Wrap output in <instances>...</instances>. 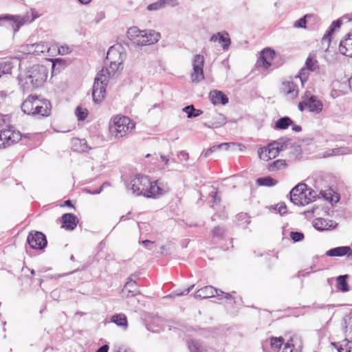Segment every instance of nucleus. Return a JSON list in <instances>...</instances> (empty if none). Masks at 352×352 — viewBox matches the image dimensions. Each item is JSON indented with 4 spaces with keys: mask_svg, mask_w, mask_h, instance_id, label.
<instances>
[{
    "mask_svg": "<svg viewBox=\"0 0 352 352\" xmlns=\"http://www.w3.org/2000/svg\"><path fill=\"white\" fill-rule=\"evenodd\" d=\"M107 59L109 61V65L104 67L94 80L92 97L96 103L100 102L104 99L109 80L115 76L123 61L121 53L113 47L108 50Z\"/></svg>",
    "mask_w": 352,
    "mask_h": 352,
    "instance_id": "obj_1",
    "label": "nucleus"
},
{
    "mask_svg": "<svg viewBox=\"0 0 352 352\" xmlns=\"http://www.w3.org/2000/svg\"><path fill=\"white\" fill-rule=\"evenodd\" d=\"M126 188L136 196L142 195L148 198L163 195L170 190L168 183L161 180L151 182L148 176L142 175L131 177Z\"/></svg>",
    "mask_w": 352,
    "mask_h": 352,
    "instance_id": "obj_2",
    "label": "nucleus"
},
{
    "mask_svg": "<svg viewBox=\"0 0 352 352\" xmlns=\"http://www.w3.org/2000/svg\"><path fill=\"white\" fill-rule=\"evenodd\" d=\"M47 70L43 65H34L20 78L24 91H30L41 87L47 77Z\"/></svg>",
    "mask_w": 352,
    "mask_h": 352,
    "instance_id": "obj_3",
    "label": "nucleus"
},
{
    "mask_svg": "<svg viewBox=\"0 0 352 352\" xmlns=\"http://www.w3.org/2000/svg\"><path fill=\"white\" fill-rule=\"evenodd\" d=\"M21 134L10 123L8 115L0 114V148H6L18 142Z\"/></svg>",
    "mask_w": 352,
    "mask_h": 352,
    "instance_id": "obj_4",
    "label": "nucleus"
},
{
    "mask_svg": "<svg viewBox=\"0 0 352 352\" xmlns=\"http://www.w3.org/2000/svg\"><path fill=\"white\" fill-rule=\"evenodd\" d=\"M21 110L28 115L48 116L51 112V104L46 99L31 96L23 101Z\"/></svg>",
    "mask_w": 352,
    "mask_h": 352,
    "instance_id": "obj_5",
    "label": "nucleus"
},
{
    "mask_svg": "<svg viewBox=\"0 0 352 352\" xmlns=\"http://www.w3.org/2000/svg\"><path fill=\"white\" fill-rule=\"evenodd\" d=\"M127 36L133 43L144 46L158 42L161 34L153 30H141L138 27L133 26L128 29Z\"/></svg>",
    "mask_w": 352,
    "mask_h": 352,
    "instance_id": "obj_6",
    "label": "nucleus"
},
{
    "mask_svg": "<svg viewBox=\"0 0 352 352\" xmlns=\"http://www.w3.org/2000/svg\"><path fill=\"white\" fill-rule=\"evenodd\" d=\"M134 128L135 124L129 117L120 115L113 116L109 124L110 133L117 139L126 136Z\"/></svg>",
    "mask_w": 352,
    "mask_h": 352,
    "instance_id": "obj_7",
    "label": "nucleus"
},
{
    "mask_svg": "<svg viewBox=\"0 0 352 352\" xmlns=\"http://www.w3.org/2000/svg\"><path fill=\"white\" fill-rule=\"evenodd\" d=\"M316 192L308 188L305 184H299L290 192V200L295 205L305 206L314 201Z\"/></svg>",
    "mask_w": 352,
    "mask_h": 352,
    "instance_id": "obj_8",
    "label": "nucleus"
},
{
    "mask_svg": "<svg viewBox=\"0 0 352 352\" xmlns=\"http://www.w3.org/2000/svg\"><path fill=\"white\" fill-rule=\"evenodd\" d=\"M289 139L280 138L276 141L270 143L267 146L260 148L258 151V155L261 160L269 161L275 158L280 151L287 148Z\"/></svg>",
    "mask_w": 352,
    "mask_h": 352,
    "instance_id": "obj_9",
    "label": "nucleus"
},
{
    "mask_svg": "<svg viewBox=\"0 0 352 352\" xmlns=\"http://www.w3.org/2000/svg\"><path fill=\"white\" fill-rule=\"evenodd\" d=\"M30 43L23 45L20 47V52L26 54H32L34 56H50V46L48 43L39 41L32 43V40L30 38Z\"/></svg>",
    "mask_w": 352,
    "mask_h": 352,
    "instance_id": "obj_10",
    "label": "nucleus"
},
{
    "mask_svg": "<svg viewBox=\"0 0 352 352\" xmlns=\"http://www.w3.org/2000/svg\"><path fill=\"white\" fill-rule=\"evenodd\" d=\"M320 68L319 63L316 58V56L310 54L307 58L305 67H303L295 76V79H299L302 86L307 82L310 72H317Z\"/></svg>",
    "mask_w": 352,
    "mask_h": 352,
    "instance_id": "obj_11",
    "label": "nucleus"
},
{
    "mask_svg": "<svg viewBox=\"0 0 352 352\" xmlns=\"http://www.w3.org/2000/svg\"><path fill=\"white\" fill-rule=\"evenodd\" d=\"M204 56L196 54L192 60V72L190 74V78L192 82L197 83L204 79Z\"/></svg>",
    "mask_w": 352,
    "mask_h": 352,
    "instance_id": "obj_12",
    "label": "nucleus"
},
{
    "mask_svg": "<svg viewBox=\"0 0 352 352\" xmlns=\"http://www.w3.org/2000/svg\"><path fill=\"white\" fill-rule=\"evenodd\" d=\"M24 25V21H22L19 15L3 14L0 16V26H3L16 34L20 28Z\"/></svg>",
    "mask_w": 352,
    "mask_h": 352,
    "instance_id": "obj_13",
    "label": "nucleus"
},
{
    "mask_svg": "<svg viewBox=\"0 0 352 352\" xmlns=\"http://www.w3.org/2000/svg\"><path fill=\"white\" fill-rule=\"evenodd\" d=\"M215 294L217 296L224 295V297L227 299L232 298V294L226 293L210 285H208L198 289L195 294V298H208L214 297Z\"/></svg>",
    "mask_w": 352,
    "mask_h": 352,
    "instance_id": "obj_14",
    "label": "nucleus"
},
{
    "mask_svg": "<svg viewBox=\"0 0 352 352\" xmlns=\"http://www.w3.org/2000/svg\"><path fill=\"white\" fill-rule=\"evenodd\" d=\"M27 240L30 246L35 250H43L47 243L45 235L37 231L30 232Z\"/></svg>",
    "mask_w": 352,
    "mask_h": 352,
    "instance_id": "obj_15",
    "label": "nucleus"
},
{
    "mask_svg": "<svg viewBox=\"0 0 352 352\" xmlns=\"http://www.w3.org/2000/svg\"><path fill=\"white\" fill-rule=\"evenodd\" d=\"M275 52L270 48H265L261 53L257 65L267 69L271 66V61L273 60Z\"/></svg>",
    "mask_w": 352,
    "mask_h": 352,
    "instance_id": "obj_16",
    "label": "nucleus"
},
{
    "mask_svg": "<svg viewBox=\"0 0 352 352\" xmlns=\"http://www.w3.org/2000/svg\"><path fill=\"white\" fill-rule=\"evenodd\" d=\"M280 91L289 98L294 99L298 95V89L293 80H285L281 84Z\"/></svg>",
    "mask_w": 352,
    "mask_h": 352,
    "instance_id": "obj_17",
    "label": "nucleus"
},
{
    "mask_svg": "<svg viewBox=\"0 0 352 352\" xmlns=\"http://www.w3.org/2000/svg\"><path fill=\"white\" fill-rule=\"evenodd\" d=\"M346 329L347 336L351 340H349L348 338L343 340V343L338 348V352H352V318L349 319Z\"/></svg>",
    "mask_w": 352,
    "mask_h": 352,
    "instance_id": "obj_18",
    "label": "nucleus"
},
{
    "mask_svg": "<svg viewBox=\"0 0 352 352\" xmlns=\"http://www.w3.org/2000/svg\"><path fill=\"white\" fill-rule=\"evenodd\" d=\"M210 42H218L224 50H228L230 45V38L226 32H217L213 34L210 38Z\"/></svg>",
    "mask_w": 352,
    "mask_h": 352,
    "instance_id": "obj_19",
    "label": "nucleus"
},
{
    "mask_svg": "<svg viewBox=\"0 0 352 352\" xmlns=\"http://www.w3.org/2000/svg\"><path fill=\"white\" fill-rule=\"evenodd\" d=\"M337 225L335 221L323 218L316 219L313 222L314 227L320 231L333 229Z\"/></svg>",
    "mask_w": 352,
    "mask_h": 352,
    "instance_id": "obj_20",
    "label": "nucleus"
},
{
    "mask_svg": "<svg viewBox=\"0 0 352 352\" xmlns=\"http://www.w3.org/2000/svg\"><path fill=\"white\" fill-rule=\"evenodd\" d=\"M307 108L309 111L315 113H319L323 108L322 102L315 96H311L306 98Z\"/></svg>",
    "mask_w": 352,
    "mask_h": 352,
    "instance_id": "obj_21",
    "label": "nucleus"
},
{
    "mask_svg": "<svg viewBox=\"0 0 352 352\" xmlns=\"http://www.w3.org/2000/svg\"><path fill=\"white\" fill-rule=\"evenodd\" d=\"M352 150L351 148L346 146H341L327 149L324 153H322V157L323 158H327L333 156L344 155L350 154Z\"/></svg>",
    "mask_w": 352,
    "mask_h": 352,
    "instance_id": "obj_22",
    "label": "nucleus"
},
{
    "mask_svg": "<svg viewBox=\"0 0 352 352\" xmlns=\"http://www.w3.org/2000/svg\"><path fill=\"white\" fill-rule=\"evenodd\" d=\"M227 122L226 117L219 113H214L212 116V120L204 123L208 128H218L224 125Z\"/></svg>",
    "mask_w": 352,
    "mask_h": 352,
    "instance_id": "obj_23",
    "label": "nucleus"
},
{
    "mask_svg": "<svg viewBox=\"0 0 352 352\" xmlns=\"http://www.w3.org/2000/svg\"><path fill=\"white\" fill-rule=\"evenodd\" d=\"M78 222V218L73 214L66 213L62 216V227L67 230H74Z\"/></svg>",
    "mask_w": 352,
    "mask_h": 352,
    "instance_id": "obj_24",
    "label": "nucleus"
},
{
    "mask_svg": "<svg viewBox=\"0 0 352 352\" xmlns=\"http://www.w3.org/2000/svg\"><path fill=\"white\" fill-rule=\"evenodd\" d=\"M209 98L214 105L219 104L225 105L228 102V98L221 91L214 90L210 91Z\"/></svg>",
    "mask_w": 352,
    "mask_h": 352,
    "instance_id": "obj_25",
    "label": "nucleus"
},
{
    "mask_svg": "<svg viewBox=\"0 0 352 352\" xmlns=\"http://www.w3.org/2000/svg\"><path fill=\"white\" fill-rule=\"evenodd\" d=\"M341 25H342V21L340 19H338V20L333 21L332 22V23L329 27V28L327 30L325 34H324V36L322 38V41L323 44L324 43H327V44L329 45V43H330V41H331V38H330L331 35L333 33V32L335 31L336 29L340 28Z\"/></svg>",
    "mask_w": 352,
    "mask_h": 352,
    "instance_id": "obj_26",
    "label": "nucleus"
},
{
    "mask_svg": "<svg viewBox=\"0 0 352 352\" xmlns=\"http://www.w3.org/2000/svg\"><path fill=\"white\" fill-rule=\"evenodd\" d=\"M351 248L349 246H341L330 249L326 252L328 256H342L351 253Z\"/></svg>",
    "mask_w": 352,
    "mask_h": 352,
    "instance_id": "obj_27",
    "label": "nucleus"
},
{
    "mask_svg": "<svg viewBox=\"0 0 352 352\" xmlns=\"http://www.w3.org/2000/svg\"><path fill=\"white\" fill-rule=\"evenodd\" d=\"M349 275H340L336 278V288L338 290L346 292L349 291V286L347 283Z\"/></svg>",
    "mask_w": 352,
    "mask_h": 352,
    "instance_id": "obj_28",
    "label": "nucleus"
},
{
    "mask_svg": "<svg viewBox=\"0 0 352 352\" xmlns=\"http://www.w3.org/2000/svg\"><path fill=\"white\" fill-rule=\"evenodd\" d=\"M111 321L115 323L116 325L122 327L124 329H127V318L124 314H118L113 315L111 318Z\"/></svg>",
    "mask_w": 352,
    "mask_h": 352,
    "instance_id": "obj_29",
    "label": "nucleus"
},
{
    "mask_svg": "<svg viewBox=\"0 0 352 352\" xmlns=\"http://www.w3.org/2000/svg\"><path fill=\"white\" fill-rule=\"evenodd\" d=\"M136 282L134 280H130L128 281L124 286V288L122 289V294L123 296H125L126 297H129L130 294L131 293V296H134L139 293L136 290Z\"/></svg>",
    "mask_w": 352,
    "mask_h": 352,
    "instance_id": "obj_30",
    "label": "nucleus"
},
{
    "mask_svg": "<svg viewBox=\"0 0 352 352\" xmlns=\"http://www.w3.org/2000/svg\"><path fill=\"white\" fill-rule=\"evenodd\" d=\"M168 5L167 0H158L147 6L146 10L149 12H156L164 9Z\"/></svg>",
    "mask_w": 352,
    "mask_h": 352,
    "instance_id": "obj_31",
    "label": "nucleus"
},
{
    "mask_svg": "<svg viewBox=\"0 0 352 352\" xmlns=\"http://www.w3.org/2000/svg\"><path fill=\"white\" fill-rule=\"evenodd\" d=\"M73 146L74 149L78 152H85L91 149V148L88 146L86 140L84 139H74L73 140Z\"/></svg>",
    "mask_w": 352,
    "mask_h": 352,
    "instance_id": "obj_32",
    "label": "nucleus"
},
{
    "mask_svg": "<svg viewBox=\"0 0 352 352\" xmlns=\"http://www.w3.org/2000/svg\"><path fill=\"white\" fill-rule=\"evenodd\" d=\"M293 124V121L287 116L280 118L275 123V129H286Z\"/></svg>",
    "mask_w": 352,
    "mask_h": 352,
    "instance_id": "obj_33",
    "label": "nucleus"
},
{
    "mask_svg": "<svg viewBox=\"0 0 352 352\" xmlns=\"http://www.w3.org/2000/svg\"><path fill=\"white\" fill-rule=\"evenodd\" d=\"M182 111L187 114L188 118H196L203 113L201 110L195 109L192 104L185 107Z\"/></svg>",
    "mask_w": 352,
    "mask_h": 352,
    "instance_id": "obj_34",
    "label": "nucleus"
},
{
    "mask_svg": "<svg viewBox=\"0 0 352 352\" xmlns=\"http://www.w3.org/2000/svg\"><path fill=\"white\" fill-rule=\"evenodd\" d=\"M277 183H278V182L275 179H274L270 176L259 177L256 179V184L258 186H264L270 187V186H275Z\"/></svg>",
    "mask_w": 352,
    "mask_h": 352,
    "instance_id": "obj_35",
    "label": "nucleus"
},
{
    "mask_svg": "<svg viewBox=\"0 0 352 352\" xmlns=\"http://www.w3.org/2000/svg\"><path fill=\"white\" fill-rule=\"evenodd\" d=\"M188 347L190 352H204L206 351L200 342L195 340H190L187 342Z\"/></svg>",
    "mask_w": 352,
    "mask_h": 352,
    "instance_id": "obj_36",
    "label": "nucleus"
},
{
    "mask_svg": "<svg viewBox=\"0 0 352 352\" xmlns=\"http://www.w3.org/2000/svg\"><path fill=\"white\" fill-rule=\"evenodd\" d=\"M13 68L12 64L10 61H6L0 63V76L8 74L12 72Z\"/></svg>",
    "mask_w": 352,
    "mask_h": 352,
    "instance_id": "obj_37",
    "label": "nucleus"
},
{
    "mask_svg": "<svg viewBox=\"0 0 352 352\" xmlns=\"http://www.w3.org/2000/svg\"><path fill=\"white\" fill-rule=\"evenodd\" d=\"M31 17L28 15V14L21 16L22 21H24V24L30 23L40 16V14H38L34 9H31Z\"/></svg>",
    "mask_w": 352,
    "mask_h": 352,
    "instance_id": "obj_38",
    "label": "nucleus"
},
{
    "mask_svg": "<svg viewBox=\"0 0 352 352\" xmlns=\"http://www.w3.org/2000/svg\"><path fill=\"white\" fill-rule=\"evenodd\" d=\"M75 114L78 118V120H84L87 117L88 111L86 109H83L81 107L78 106L76 109Z\"/></svg>",
    "mask_w": 352,
    "mask_h": 352,
    "instance_id": "obj_39",
    "label": "nucleus"
},
{
    "mask_svg": "<svg viewBox=\"0 0 352 352\" xmlns=\"http://www.w3.org/2000/svg\"><path fill=\"white\" fill-rule=\"evenodd\" d=\"M222 146H227L226 144H220L217 145H214L208 150L203 151L201 155H204L205 157H208L211 153L217 152V151L221 149V147Z\"/></svg>",
    "mask_w": 352,
    "mask_h": 352,
    "instance_id": "obj_40",
    "label": "nucleus"
},
{
    "mask_svg": "<svg viewBox=\"0 0 352 352\" xmlns=\"http://www.w3.org/2000/svg\"><path fill=\"white\" fill-rule=\"evenodd\" d=\"M283 339L281 337L279 338H272L271 339V346L275 351H278L283 343Z\"/></svg>",
    "mask_w": 352,
    "mask_h": 352,
    "instance_id": "obj_41",
    "label": "nucleus"
},
{
    "mask_svg": "<svg viewBox=\"0 0 352 352\" xmlns=\"http://www.w3.org/2000/svg\"><path fill=\"white\" fill-rule=\"evenodd\" d=\"M160 164H162L161 166L162 169L168 168L170 162H175L174 159L170 160L167 156L163 155H160Z\"/></svg>",
    "mask_w": 352,
    "mask_h": 352,
    "instance_id": "obj_42",
    "label": "nucleus"
},
{
    "mask_svg": "<svg viewBox=\"0 0 352 352\" xmlns=\"http://www.w3.org/2000/svg\"><path fill=\"white\" fill-rule=\"evenodd\" d=\"M225 230L219 226L214 228L212 230V234L213 238L221 239L223 237Z\"/></svg>",
    "mask_w": 352,
    "mask_h": 352,
    "instance_id": "obj_43",
    "label": "nucleus"
},
{
    "mask_svg": "<svg viewBox=\"0 0 352 352\" xmlns=\"http://www.w3.org/2000/svg\"><path fill=\"white\" fill-rule=\"evenodd\" d=\"M285 165L286 163L284 160H277L269 165V170H273L274 168L280 169L281 167H283Z\"/></svg>",
    "mask_w": 352,
    "mask_h": 352,
    "instance_id": "obj_44",
    "label": "nucleus"
},
{
    "mask_svg": "<svg viewBox=\"0 0 352 352\" xmlns=\"http://www.w3.org/2000/svg\"><path fill=\"white\" fill-rule=\"evenodd\" d=\"M290 236L294 242H298L303 239L304 234L299 232H291Z\"/></svg>",
    "mask_w": 352,
    "mask_h": 352,
    "instance_id": "obj_45",
    "label": "nucleus"
},
{
    "mask_svg": "<svg viewBox=\"0 0 352 352\" xmlns=\"http://www.w3.org/2000/svg\"><path fill=\"white\" fill-rule=\"evenodd\" d=\"M306 22V16H305L296 21L294 24V27L296 28H305Z\"/></svg>",
    "mask_w": 352,
    "mask_h": 352,
    "instance_id": "obj_46",
    "label": "nucleus"
},
{
    "mask_svg": "<svg viewBox=\"0 0 352 352\" xmlns=\"http://www.w3.org/2000/svg\"><path fill=\"white\" fill-rule=\"evenodd\" d=\"M276 209L280 214H284L287 212V206L284 203L277 204Z\"/></svg>",
    "mask_w": 352,
    "mask_h": 352,
    "instance_id": "obj_47",
    "label": "nucleus"
},
{
    "mask_svg": "<svg viewBox=\"0 0 352 352\" xmlns=\"http://www.w3.org/2000/svg\"><path fill=\"white\" fill-rule=\"evenodd\" d=\"M58 53L61 55H66L71 52V49L69 46L65 45L58 47Z\"/></svg>",
    "mask_w": 352,
    "mask_h": 352,
    "instance_id": "obj_48",
    "label": "nucleus"
},
{
    "mask_svg": "<svg viewBox=\"0 0 352 352\" xmlns=\"http://www.w3.org/2000/svg\"><path fill=\"white\" fill-rule=\"evenodd\" d=\"M105 18V13L102 11L98 12L94 18V22L96 23H100Z\"/></svg>",
    "mask_w": 352,
    "mask_h": 352,
    "instance_id": "obj_49",
    "label": "nucleus"
},
{
    "mask_svg": "<svg viewBox=\"0 0 352 352\" xmlns=\"http://www.w3.org/2000/svg\"><path fill=\"white\" fill-rule=\"evenodd\" d=\"M236 218L239 221L244 220V222L247 224L250 223V222L249 217L245 213H240L237 214Z\"/></svg>",
    "mask_w": 352,
    "mask_h": 352,
    "instance_id": "obj_50",
    "label": "nucleus"
},
{
    "mask_svg": "<svg viewBox=\"0 0 352 352\" xmlns=\"http://www.w3.org/2000/svg\"><path fill=\"white\" fill-rule=\"evenodd\" d=\"M178 157L181 160L187 161L188 160V153L184 151H182L179 153Z\"/></svg>",
    "mask_w": 352,
    "mask_h": 352,
    "instance_id": "obj_51",
    "label": "nucleus"
},
{
    "mask_svg": "<svg viewBox=\"0 0 352 352\" xmlns=\"http://www.w3.org/2000/svg\"><path fill=\"white\" fill-rule=\"evenodd\" d=\"M160 156L155 155V156L152 157V159L151 160V162L153 164H156L158 166H161V164H160Z\"/></svg>",
    "mask_w": 352,
    "mask_h": 352,
    "instance_id": "obj_52",
    "label": "nucleus"
},
{
    "mask_svg": "<svg viewBox=\"0 0 352 352\" xmlns=\"http://www.w3.org/2000/svg\"><path fill=\"white\" fill-rule=\"evenodd\" d=\"M194 286H195L194 285H192L188 288H187L186 289L184 290V292H182L181 293H177L176 295L178 296H184V295H187L192 289Z\"/></svg>",
    "mask_w": 352,
    "mask_h": 352,
    "instance_id": "obj_53",
    "label": "nucleus"
},
{
    "mask_svg": "<svg viewBox=\"0 0 352 352\" xmlns=\"http://www.w3.org/2000/svg\"><path fill=\"white\" fill-rule=\"evenodd\" d=\"M210 197L212 198L213 203H217L219 201V198H218L217 196V191H212L210 193Z\"/></svg>",
    "mask_w": 352,
    "mask_h": 352,
    "instance_id": "obj_54",
    "label": "nucleus"
},
{
    "mask_svg": "<svg viewBox=\"0 0 352 352\" xmlns=\"http://www.w3.org/2000/svg\"><path fill=\"white\" fill-rule=\"evenodd\" d=\"M305 107H307L306 98H305L303 100L298 104V109L300 111H303Z\"/></svg>",
    "mask_w": 352,
    "mask_h": 352,
    "instance_id": "obj_55",
    "label": "nucleus"
},
{
    "mask_svg": "<svg viewBox=\"0 0 352 352\" xmlns=\"http://www.w3.org/2000/svg\"><path fill=\"white\" fill-rule=\"evenodd\" d=\"M109 346L107 344H104L100 346L96 352H108Z\"/></svg>",
    "mask_w": 352,
    "mask_h": 352,
    "instance_id": "obj_56",
    "label": "nucleus"
},
{
    "mask_svg": "<svg viewBox=\"0 0 352 352\" xmlns=\"http://www.w3.org/2000/svg\"><path fill=\"white\" fill-rule=\"evenodd\" d=\"M142 243L144 245V247H146V248L148 249H151V248H149V245H151L153 243V241H150V240H144L142 241Z\"/></svg>",
    "mask_w": 352,
    "mask_h": 352,
    "instance_id": "obj_57",
    "label": "nucleus"
},
{
    "mask_svg": "<svg viewBox=\"0 0 352 352\" xmlns=\"http://www.w3.org/2000/svg\"><path fill=\"white\" fill-rule=\"evenodd\" d=\"M226 144H227V146H222V147H221V149H223V150L227 151V150L229 149V148L230 146H234L236 145L235 143H233V142L226 143Z\"/></svg>",
    "mask_w": 352,
    "mask_h": 352,
    "instance_id": "obj_58",
    "label": "nucleus"
},
{
    "mask_svg": "<svg viewBox=\"0 0 352 352\" xmlns=\"http://www.w3.org/2000/svg\"><path fill=\"white\" fill-rule=\"evenodd\" d=\"M291 126H292V130L295 132H300L302 130L300 126L294 124V123Z\"/></svg>",
    "mask_w": 352,
    "mask_h": 352,
    "instance_id": "obj_59",
    "label": "nucleus"
},
{
    "mask_svg": "<svg viewBox=\"0 0 352 352\" xmlns=\"http://www.w3.org/2000/svg\"><path fill=\"white\" fill-rule=\"evenodd\" d=\"M283 352H293L292 349L291 348V346L287 343L284 347Z\"/></svg>",
    "mask_w": 352,
    "mask_h": 352,
    "instance_id": "obj_60",
    "label": "nucleus"
},
{
    "mask_svg": "<svg viewBox=\"0 0 352 352\" xmlns=\"http://www.w3.org/2000/svg\"><path fill=\"white\" fill-rule=\"evenodd\" d=\"M78 1L82 5H88L92 0H78Z\"/></svg>",
    "mask_w": 352,
    "mask_h": 352,
    "instance_id": "obj_61",
    "label": "nucleus"
},
{
    "mask_svg": "<svg viewBox=\"0 0 352 352\" xmlns=\"http://www.w3.org/2000/svg\"><path fill=\"white\" fill-rule=\"evenodd\" d=\"M102 191V188H100L96 189V190H94V191H92V192H91V191H90V190H89V192L90 194L97 195V194H100Z\"/></svg>",
    "mask_w": 352,
    "mask_h": 352,
    "instance_id": "obj_62",
    "label": "nucleus"
},
{
    "mask_svg": "<svg viewBox=\"0 0 352 352\" xmlns=\"http://www.w3.org/2000/svg\"><path fill=\"white\" fill-rule=\"evenodd\" d=\"M110 186L109 183L108 182H104L102 186H100V188H102V190H103V188H104L106 186Z\"/></svg>",
    "mask_w": 352,
    "mask_h": 352,
    "instance_id": "obj_63",
    "label": "nucleus"
},
{
    "mask_svg": "<svg viewBox=\"0 0 352 352\" xmlns=\"http://www.w3.org/2000/svg\"><path fill=\"white\" fill-rule=\"evenodd\" d=\"M65 205L67 206H72V202L70 200H67L65 201Z\"/></svg>",
    "mask_w": 352,
    "mask_h": 352,
    "instance_id": "obj_64",
    "label": "nucleus"
}]
</instances>
